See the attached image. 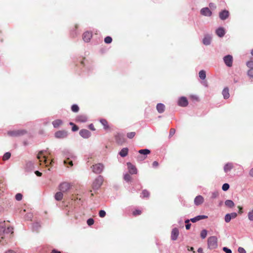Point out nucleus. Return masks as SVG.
<instances>
[{
	"label": "nucleus",
	"mask_w": 253,
	"mask_h": 253,
	"mask_svg": "<svg viewBox=\"0 0 253 253\" xmlns=\"http://www.w3.org/2000/svg\"><path fill=\"white\" fill-rule=\"evenodd\" d=\"M247 66L248 67H249L250 69L253 68V61L251 60L248 61L247 63Z\"/></svg>",
	"instance_id": "nucleus-47"
},
{
	"label": "nucleus",
	"mask_w": 253,
	"mask_h": 253,
	"mask_svg": "<svg viewBox=\"0 0 253 253\" xmlns=\"http://www.w3.org/2000/svg\"><path fill=\"white\" fill-rule=\"evenodd\" d=\"M139 153L140 154H143L144 155H148L150 153V151L148 149H141L138 151Z\"/></svg>",
	"instance_id": "nucleus-32"
},
{
	"label": "nucleus",
	"mask_w": 253,
	"mask_h": 253,
	"mask_svg": "<svg viewBox=\"0 0 253 253\" xmlns=\"http://www.w3.org/2000/svg\"><path fill=\"white\" fill-rule=\"evenodd\" d=\"M199 77L202 80L205 79V78L206 77V74L205 71H204V70H201L199 72Z\"/></svg>",
	"instance_id": "nucleus-31"
},
{
	"label": "nucleus",
	"mask_w": 253,
	"mask_h": 253,
	"mask_svg": "<svg viewBox=\"0 0 253 253\" xmlns=\"http://www.w3.org/2000/svg\"><path fill=\"white\" fill-rule=\"evenodd\" d=\"M223 250L226 253H232V251L230 249L226 248V247H224L223 248Z\"/></svg>",
	"instance_id": "nucleus-56"
},
{
	"label": "nucleus",
	"mask_w": 253,
	"mask_h": 253,
	"mask_svg": "<svg viewBox=\"0 0 253 253\" xmlns=\"http://www.w3.org/2000/svg\"><path fill=\"white\" fill-rule=\"evenodd\" d=\"M201 13L204 16H210L212 12L208 7H205L201 10Z\"/></svg>",
	"instance_id": "nucleus-16"
},
{
	"label": "nucleus",
	"mask_w": 253,
	"mask_h": 253,
	"mask_svg": "<svg viewBox=\"0 0 253 253\" xmlns=\"http://www.w3.org/2000/svg\"><path fill=\"white\" fill-rule=\"evenodd\" d=\"M35 173L38 176H41L42 175V173L38 170L36 171Z\"/></svg>",
	"instance_id": "nucleus-60"
},
{
	"label": "nucleus",
	"mask_w": 253,
	"mask_h": 253,
	"mask_svg": "<svg viewBox=\"0 0 253 253\" xmlns=\"http://www.w3.org/2000/svg\"><path fill=\"white\" fill-rule=\"evenodd\" d=\"M104 181L103 177L101 175L97 176L93 181L92 185V188L94 190H98L102 185Z\"/></svg>",
	"instance_id": "nucleus-2"
},
{
	"label": "nucleus",
	"mask_w": 253,
	"mask_h": 253,
	"mask_svg": "<svg viewBox=\"0 0 253 253\" xmlns=\"http://www.w3.org/2000/svg\"><path fill=\"white\" fill-rule=\"evenodd\" d=\"M71 188L70 184L68 182H63L59 186V189L62 192H66Z\"/></svg>",
	"instance_id": "nucleus-6"
},
{
	"label": "nucleus",
	"mask_w": 253,
	"mask_h": 253,
	"mask_svg": "<svg viewBox=\"0 0 253 253\" xmlns=\"http://www.w3.org/2000/svg\"><path fill=\"white\" fill-rule=\"evenodd\" d=\"M224 62L228 67H231L233 63V57L231 55H228L224 57Z\"/></svg>",
	"instance_id": "nucleus-8"
},
{
	"label": "nucleus",
	"mask_w": 253,
	"mask_h": 253,
	"mask_svg": "<svg viewBox=\"0 0 253 253\" xmlns=\"http://www.w3.org/2000/svg\"><path fill=\"white\" fill-rule=\"evenodd\" d=\"M229 11L226 10H222L221 12H220L219 13V18L222 20H225L226 19H227L229 17Z\"/></svg>",
	"instance_id": "nucleus-11"
},
{
	"label": "nucleus",
	"mask_w": 253,
	"mask_h": 253,
	"mask_svg": "<svg viewBox=\"0 0 253 253\" xmlns=\"http://www.w3.org/2000/svg\"><path fill=\"white\" fill-rule=\"evenodd\" d=\"M71 110L74 112H78L79 110V107L76 104H74L71 107Z\"/></svg>",
	"instance_id": "nucleus-34"
},
{
	"label": "nucleus",
	"mask_w": 253,
	"mask_h": 253,
	"mask_svg": "<svg viewBox=\"0 0 253 253\" xmlns=\"http://www.w3.org/2000/svg\"><path fill=\"white\" fill-rule=\"evenodd\" d=\"M13 228L10 226H6L5 221L0 223V243L4 245L7 240L10 238L13 234Z\"/></svg>",
	"instance_id": "nucleus-1"
},
{
	"label": "nucleus",
	"mask_w": 253,
	"mask_h": 253,
	"mask_svg": "<svg viewBox=\"0 0 253 253\" xmlns=\"http://www.w3.org/2000/svg\"><path fill=\"white\" fill-rule=\"evenodd\" d=\"M135 134H136L135 132L133 131V132H128L126 134V136H127V138H128L129 139H132L135 136Z\"/></svg>",
	"instance_id": "nucleus-35"
},
{
	"label": "nucleus",
	"mask_w": 253,
	"mask_h": 253,
	"mask_svg": "<svg viewBox=\"0 0 253 253\" xmlns=\"http://www.w3.org/2000/svg\"><path fill=\"white\" fill-rule=\"evenodd\" d=\"M179 235V231L177 228H175L172 229L171 233V239L172 240H176Z\"/></svg>",
	"instance_id": "nucleus-14"
},
{
	"label": "nucleus",
	"mask_w": 253,
	"mask_h": 253,
	"mask_svg": "<svg viewBox=\"0 0 253 253\" xmlns=\"http://www.w3.org/2000/svg\"><path fill=\"white\" fill-rule=\"evenodd\" d=\"M225 205L229 208H233L235 204L232 200H227L225 202Z\"/></svg>",
	"instance_id": "nucleus-30"
},
{
	"label": "nucleus",
	"mask_w": 253,
	"mask_h": 253,
	"mask_svg": "<svg viewBox=\"0 0 253 253\" xmlns=\"http://www.w3.org/2000/svg\"><path fill=\"white\" fill-rule=\"evenodd\" d=\"M204 201V198L202 196L199 195L196 196V198H195L194 204L197 206H199L203 204Z\"/></svg>",
	"instance_id": "nucleus-15"
},
{
	"label": "nucleus",
	"mask_w": 253,
	"mask_h": 253,
	"mask_svg": "<svg viewBox=\"0 0 253 253\" xmlns=\"http://www.w3.org/2000/svg\"><path fill=\"white\" fill-rule=\"evenodd\" d=\"M207 218H208V216H207V215H198L194 218H191L190 220L191 222L194 223V222H196L200 220L206 219Z\"/></svg>",
	"instance_id": "nucleus-17"
},
{
	"label": "nucleus",
	"mask_w": 253,
	"mask_h": 253,
	"mask_svg": "<svg viewBox=\"0 0 253 253\" xmlns=\"http://www.w3.org/2000/svg\"><path fill=\"white\" fill-rule=\"evenodd\" d=\"M52 125L55 128H57L63 124V122L61 120L57 119L52 122Z\"/></svg>",
	"instance_id": "nucleus-21"
},
{
	"label": "nucleus",
	"mask_w": 253,
	"mask_h": 253,
	"mask_svg": "<svg viewBox=\"0 0 253 253\" xmlns=\"http://www.w3.org/2000/svg\"><path fill=\"white\" fill-rule=\"evenodd\" d=\"M208 246L209 249L212 250L217 247V239L215 236L210 237L208 239Z\"/></svg>",
	"instance_id": "nucleus-3"
},
{
	"label": "nucleus",
	"mask_w": 253,
	"mask_h": 253,
	"mask_svg": "<svg viewBox=\"0 0 253 253\" xmlns=\"http://www.w3.org/2000/svg\"><path fill=\"white\" fill-rule=\"evenodd\" d=\"M11 156V154L9 152H6L3 156V160L5 161L8 160Z\"/></svg>",
	"instance_id": "nucleus-38"
},
{
	"label": "nucleus",
	"mask_w": 253,
	"mask_h": 253,
	"mask_svg": "<svg viewBox=\"0 0 253 253\" xmlns=\"http://www.w3.org/2000/svg\"><path fill=\"white\" fill-rule=\"evenodd\" d=\"M238 209H239V213L240 214H242L243 213V208L242 207H241V206H238Z\"/></svg>",
	"instance_id": "nucleus-61"
},
{
	"label": "nucleus",
	"mask_w": 253,
	"mask_h": 253,
	"mask_svg": "<svg viewBox=\"0 0 253 253\" xmlns=\"http://www.w3.org/2000/svg\"><path fill=\"white\" fill-rule=\"evenodd\" d=\"M248 218L251 221H253V209L248 214Z\"/></svg>",
	"instance_id": "nucleus-37"
},
{
	"label": "nucleus",
	"mask_w": 253,
	"mask_h": 253,
	"mask_svg": "<svg viewBox=\"0 0 253 253\" xmlns=\"http://www.w3.org/2000/svg\"><path fill=\"white\" fill-rule=\"evenodd\" d=\"M99 215L100 217H104L106 215V212L103 210H101L99 212Z\"/></svg>",
	"instance_id": "nucleus-48"
},
{
	"label": "nucleus",
	"mask_w": 253,
	"mask_h": 253,
	"mask_svg": "<svg viewBox=\"0 0 253 253\" xmlns=\"http://www.w3.org/2000/svg\"><path fill=\"white\" fill-rule=\"evenodd\" d=\"M92 33L85 32L83 34V39L85 42H88L92 38Z\"/></svg>",
	"instance_id": "nucleus-13"
},
{
	"label": "nucleus",
	"mask_w": 253,
	"mask_h": 253,
	"mask_svg": "<svg viewBox=\"0 0 253 253\" xmlns=\"http://www.w3.org/2000/svg\"><path fill=\"white\" fill-rule=\"evenodd\" d=\"M222 94L224 99H228L229 97V89L227 87L223 89Z\"/></svg>",
	"instance_id": "nucleus-27"
},
{
	"label": "nucleus",
	"mask_w": 253,
	"mask_h": 253,
	"mask_svg": "<svg viewBox=\"0 0 253 253\" xmlns=\"http://www.w3.org/2000/svg\"><path fill=\"white\" fill-rule=\"evenodd\" d=\"M22 197H23V196L20 193H17L15 195V199H16V200L19 201H21L22 200Z\"/></svg>",
	"instance_id": "nucleus-43"
},
{
	"label": "nucleus",
	"mask_w": 253,
	"mask_h": 253,
	"mask_svg": "<svg viewBox=\"0 0 253 253\" xmlns=\"http://www.w3.org/2000/svg\"><path fill=\"white\" fill-rule=\"evenodd\" d=\"M157 110L159 113H163L165 110V106L162 103H158L156 106Z\"/></svg>",
	"instance_id": "nucleus-19"
},
{
	"label": "nucleus",
	"mask_w": 253,
	"mask_h": 253,
	"mask_svg": "<svg viewBox=\"0 0 253 253\" xmlns=\"http://www.w3.org/2000/svg\"><path fill=\"white\" fill-rule=\"evenodd\" d=\"M238 251L239 253H246V250L242 247H239Z\"/></svg>",
	"instance_id": "nucleus-54"
},
{
	"label": "nucleus",
	"mask_w": 253,
	"mask_h": 253,
	"mask_svg": "<svg viewBox=\"0 0 253 253\" xmlns=\"http://www.w3.org/2000/svg\"><path fill=\"white\" fill-rule=\"evenodd\" d=\"M152 166L154 168H157L159 166V163L157 161H154L152 164Z\"/></svg>",
	"instance_id": "nucleus-58"
},
{
	"label": "nucleus",
	"mask_w": 253,
	"mask_h": 253,
	"mask_svg": "<svg viewBox=\"0 0 253 253\" xmlns=\"http://www.w3.org/2000/svg\"><path fill=\"white\" fill-rule=\"evenodd\" d=\"M5 253H16V252L13 250H9L7 251Z\"/></svg>",
	"instance_id": "nucleus-63"
},
{
	"label": "nucleus",
	"mask_w": 253,
	"mask_h": 253,
	"mask_svg": "<svg viewBox=\"0 0 253 253\" xmlns=\"http://www.w3.org/2000/svg\"><path fill=\"white\" fill-rule=\"evenodd\" d=\"M190 98L192 99L193 100H195L196 101H198L199 100V98L197 96L195 95H192L190 96Z\"/></svg>",
	"instance_id": "nucleus-51"
},
{
	"label": "nucleus",
	"mask_w": 253,
	"mask_h": 253,
	"mask_svg": "<svg viewBox=\"0 0 253 253\" xmlns=\"http://www.w3.org/2000/svg\"><path fill=\"white\" fill-rule=\"evenodd\" d=\"M64 163L65 165L68 164L70 166H72L73 165V162L70 161L69 159L64 160Z\"/></svg>",
	"instance_id": "nucleus-46"
},
{
	"label": "nucleus",
	"mask_w": 253,
	"mask_h": 253,
	"mask_svg": "<svg viewBox=\"0 0 253 253\" xmlns=\"http://www.w3.org/2000/svg\"><path fill=\"white\" fill-rule=\"evenodd\" d=\"M91 168L93 172L99 174L102 171L104 166L102 164L99 163L93 165Z\"/></svg>",
	"instance_id": "nucleus-5"
},
{
	"label": "nucleus",
	"mask_w": 253,
	"mask_h": 253,
	"mask_svg": "<svg viewBox=\"0 0 253 253\" xmlns=\"http://www.w3.org/2000/svg\"><path fill=\"white\" fill-rule=\"evenodd\" d=\"M216 34L219 37H222L225 35V31L223 28H219L216 30Z\"/></svg>",
	"instance_id": "nucleus-22"
},
{
	"label": "nucleus",
	"mask_w": 253,
	"mask_h": 253,
	"mask_svg": "<svg viewBox=\"0 0 253 253\" xmlns=\"http://www.w3.org/2000/svg\"><path fill=\"white\" fill-rule=\"evenodd\" d=\"M248 75L250 77H253V68L250 69V70H249Z\"/></svg>",
	"instance_id": "nucleus-52"
},
{
	"label": "nucleus",
	"mask_w": 253,
	"mask_h": 253,
	"mask_svg": "<svg viewBox=\"0 0 253 253\" xmlns=\"http://www.w3.org/2000/svg\"><path fill=\"white\" fill-rule=\"evenodd\" d=\"M128 150L127 148H124L121 150L119 154L123 157H126L128 154Z\"/></svg>",
	"instance_id": "nucleus-29"
},
{
	"label": "nucleus",
	"mask_w": 253,
	"mask_h": 253,
	"mask_svg": "<svg viewBox=\"0 0 253 253\" xmlns=\"http://www.w3.org/2000/svg\"><path fill=\"white\" fill-rule=\"evenodd\" d=\"M43 154V151H40L37 155V159L40 160V162H42L41 160L42 155Z\"/></svg>",
	"instance_id": "nucleus-53"
},
{
	"label": "nucleus",
	"mask_w": 253,
	"mask_h": 253,
	"mask_svg": "<svg viewBox=\"0 0 253 253\" xmlns=\"http://www.w3.org/2000/svg\"><path fill=\"white\" fill-rule=\"evenodd\" d=\"M150 195V192L148 190L145 189L142 191L141 197L143 198H148Z\"/></svg>",
	"instance_id": "nucleus-28"
},
{
	"label": "nucleus",
	"mask_w": 253,
	"mask_h": 253,
	"mask_svg": "<svg viewBox=\"0 0 253 253\" xmlns=\"http://www.w3.org/2000/svg\"><path fill=\"white\" fill-rule=\"evenodd\" d=\"M67 132L65 130H59L55 133V136L57 138H64L67 137Z\"/></svg>",
	"instance_id": "nucleus-7"
},
{
	"label": "nucleus",
	"mask_w": 253,
	"mask_h": 253,
	"mask_svg": "<svg viewBox=\"0 0 253 253\" xmlns=\"http://www.w3.org/2000/svg\"><path fill=\"white\" fill-rule=\"evenodd\" d=\"M100 123L103 126L105 129H109V126L107 121L105 119H102L100 120Z\"/></svg>",
	"instance_id": "nucleus-26"
},
{
	"label": "nucleus",
	"mask_w": 253,
	"mask_h": 253,
	"mask_svg": "<svg viewBox=\"0 0 253 253\" xmlns=\"http://www.w3.org/2000/svg\"><path fill=\"white\" fill-rule=\"evenodd\" d=\"M190 221V220L187 219L185 221V223H186L185 227L187 230H189L190 228L191 224L189 223Z\"/></svg>",
	"instance_id": "nucleus-45"
},
{
	"label": "nucleus",
	"mask_w": 253,
	"mask_h": 253,
	"mask_svg": "<svg viewBox=\"0 0 253 253\" xmlns=\"http://www.w3.org/2000/svg\"><path fill=\"white\" fill-rule=\"evenodd\" d=\"M229 215H230L231 219L235 218L237 216V214L236 212H232V213H229Z\"/></svg>",
	"instance_id": "nucleus-55"
},
{
	"label": "nucleus",
	"mask_w": 253,
	"mask_h": 253,
	"mask_svg": "<svg viewBox=\"0 0 253 253\" xmlns=\"http://www.w3.org/2000/svg\"><path fill=\"white\" fill-rule=\"evenodd\" d=\"M249 174L251 177H253V168L250 170Z\"/></svg>",
	"instance_id": "nucleus-62"
},
{
	"label": "nucleus",
	"mask_w": 253,
	"mask_h": 253,
	"mask_svg": "<svg viewBox=\"0 0 253 253\" xmlns=\"http://www.w3.org/2000/svg\"><path fill=\"white\" fill-rule=\"evenodd\" d=\"M207 235V231L206 229L202 230L200 236L202 239H205Z\"/></svg>",
	"instance_id": "nucleus-36"
},
{
	"label": "nucleus",
	"mask_w": 253,
	"mask_h": 253,
	"mask_svg": "<svg viewBox=\"0 0 253 253\" xmlns=\"http://www.w3.org/2000/svg\"><path fill=\"white\" fill-rule=\"evenodd\" d=\"M63 196V194L61 191L58 192L55 194L54 198L56 200L60 201L62 200Z\"/></svg>",
	"instance_id": "nucleus-25"
},
{
	"label": "nucleus",
	"mask_w": 253,
	"mask_h": 253,
	"mask_svg": "<svg viewBox=\"0 0 253 253\" xmlns=\"http://www.w3.org/2000/svg\"><path fill=\"white\" fill-rule=\"evenodd\" d=\"M175 132V130L174 128H171L169 130V136H172Z\"/></svg>",
	"instance_id": "nucleus-50"
},
{
	"label": "nucleus",
	"mask_w": 253,
	"mask_h": 253,
	"mask_svg": "<svg viewBox=\"0 0 253 253\" xmlns=\"http://www.w3.org/2000/svg\"><path fill=\"white\" fill-rule=\"evenodd\" d=\"M26 133V131L24 129L14 130L9 131L7 132V134L9 136L12 137H18L23 135Z\"/></svg>",
	"instance_id": "nucleus-4"
},
{
	"label": "nucleus",
	"mask_w": 253,
	"mask_h": 253,
	"mask_svg": "<svg viewBox=\"0 0 253 253\" xmlns=\"http://www.w3.org/2000/svg\"><path fill=\"white\" fill-rule=\"evenodd\" d=\"M89 128L90 129H91V130H93V131L95 130V128L94 126L92 124L89 125Z\"/></svg>",
	"instance_id": "nucleus-59"
},
{
	"label": "nucleus",
	"mask_w": 253,
	"mask_h": 253,
	"mask_svg": "<svg viewBox=\"0 0 253 253\" xmlns=\"http://www.w3.org/2000/svg\"><path fill=\"white\" fill-rule=\"evenodd\" d=\"M115 139L118 143H122L125 141L123 136L121 134H117L115 136Z\"/></svg>",
	"instance_id": "nucleus-23"
},
{
	"label": "nucleus",
	"mask_w": 253,
	"mask_h": 253,
	"mask_svg": "<svg viewBox=\"0 0 253 253\" xmlns=\"http://www.w3.org/2000/svg\"><path fill=\"white\" fill-rule=\"evenodd\" d=\"M141 213H142V211L139 210H135L132 212V214L134 216L139 215H140Z\"/></svg>",
	"instance_id": "nucleus-39"
},
{
	"label": "nucleus",
	"mask_w": 253,
	"mask_h": 253,
	"mask_svg": "<svg viewBox=\"0 0 253 253\" xmlns=\"http://www.w3.org/2000/svg\"><path fill=\"white\" fill-rule=\"evenodd\" d=\"M229 188V185L228 183H224L222 187L223 191H227Z\"/></svg>",
	"instance_id": "nucleus-42"
},
{
	"label": "nucleus",
	"mask_w": 253,
	"mask_h": 253,
	"mask_svg": "<svg viewBox=\"0 0 253 253\" xmlns=\"http://www.w3.org/2000/svg\"><path fill=\"white\" fill-rule=\"evenodd\" d=\"M51 253H61L60 252L56 250H53L52 251H51Z\"/></svg>",
	"instance_id": "nucleus-64"
},
{
	"label": "nucleus",
	"mask_w": 253,
	"mask_h": 253,
	"mask_svg": "<svg viewBox=\"0 0 253 253\" xmlns=\"http://www.w3.org/2000/svg\"><path fill=\"white\" fill-rule=\"evenodd\" d=\"M231 218L229 213L226 214L225 216V221L226 222L228 223L231 220Z\"/></svg>",
	"instance_id": "nucleus-44"
},
{
	"label": "nucleus",
	"mask_w": 253,
	"mask_h": 253,
	"mask_svg": "<svg viewBox=\"0 0 253 253\" xmlns=\"http://www.w3.org/2000/svg\"><path fill=\"white\" fill-rule=\"evenodd\" d=\"M124 179L126 181H129L131 179V176H130V175L129 174L126 173L124 176Z\"/></svg>",
	"instance_id": "nucleus-41"
},
{
	"label": "nucleus",
	"mask_w": 253,
	"mask_h": 253,
	"mask_svg": "<svg viewBox=\"0 0 253 253\" xmlns=\"http://www.w3.org/2000/svg\"><path fill=\"white\" fill-rule=\"evenodd\" d=\"M233 168V164L232 163H228L224 166V171L227 173Z\"/></svg>",
	"instance_id": "nucleus-18"
},
{
	"label": "nucleus",
	"mask_w": 253,
	"mask_h": 253,
	"mask_svg": "<svg viewBox=\"0 0 253 253\" xmlns=\"http://www.w3.org/2000/svg\"><path fill=\"white\" fill-rule=\"evenodd\" d=\"M87 224L89 225V226H91L94 223V220L92 218H89L87 220Z\"/></svg>",
	"instance_id": "nucleus-49"
},
{
	"label": "nucleus",
	"mask_w": 253,
	"mask_h": 253,
	"mask_svg": "<svg viewBox=\"0 0 253 253\" xmlns=\"http://www.w3.org/2000/svg\"><path fill=\"white\" fill-rule=\"evenodd\" d=\"M34 168V164L32 162H28L26 165V169H30Z\"/></svg>",
	"instance_id": "nucleus-33"
},
{
	"label": "nucleus",
	"mask_w": 253,
	"mask_h": 253,
	"mask_svg": "<svg viewBox=\"0 0 253 253\" xmlns=\"http://www.w3.org/2000/svg\"><path fill=\"white\" fill-rule=\"evenodd\" d=\"M211 37L210 36H206L203 40V43L205 45H209L211 41Z\"/></svg>",
	"instance_id": "nucleus-24"
},
{
	"label": "nucleus",
	"mask_w": 253,
	"mask_h": 253,
	"mask_svg": "<svg viewBox=\"0 0 253 253\" xmlns=\"http://www.w3.org/2000/svg\"><path fill=\"white\" fill-rule=\"evenodd\" d=\"M127 166L128 167L129 172L131 174H136L137 173V169L136 167L131 164L130 163H127Z\"/></svg>",
	"instance_id": "nucleus-12"
},
{
	"label": "nucleus",
	"mask_w": 253,
	"mask_h": 253,
	"mask_svg": "<svg viewBox=\"0 0 253 253\" xmlns=\"http://www.w3.org/2000/svg\"><path fill=\"white\" fill-rule=\"evenodd\" d=\"M87 118L84 115H79L76 118V121L81 123H84L87 121Z\"/></svg>",
	"instance_id": "nucleus-20"
},
{
	"label": "nucleus",
	"mask_w": 253,
	"mask_h": 253,
	"mask_svg": "<svg viewBox=\"0 0 253 253\" xmlns=\"http://www.w3.org/2000/svg\"><path fill=\"white\" fill-rule=\"evenodd\" d=\"M80 134L84 138H88L91 135L90 132L85 129H82L80 131Z\"/></svg>",
	"instance_id": "nucleus-9"
},
{
	"label": "nucleus",
	"mask_w": 253,
	"mask_h": 253,
	"mask_svg": "<svg viewBox=\"0 0 253 253\" xmlns=\"http://www.w3.org/2000/svg\"><path fill=\"white\" fill-rule=\"evenodd\" d=\"M178 104L181 107H186L188 104V102L187 98L185 97H180L178 101Z\"/></svg>",
	"instance_id": "nucleus-10"
},
{
	"label": "nucleus",
	"mask_w": 253,
	"mask_h": 253,
	"mask_svg": "<svg viewBox=\"0 0 253 253\" xmlns=\"http://www.w3.org/2000/svg\"><path fill=\"white\" fill-rule=\"evenodd\" d=\"M79 129V127L76 126V125H74V126H73L72 130L73 131H77Z\"/></svg>",
	"instance_id": "nucleus-57"
},
{
	"label": "nucleus",
	"mask_w": 253,
	"mask_h": 253,
	"mask_svg": "<svg viewBox=\"0 0 253 253\" xmlns=\"http://www.w3.org/2000/svg\"><path fill=\"white\" fill-rule=\"evenodd\" d=\"M112 41V39L111 37H106L104 39V42L106 43H110Z\"/></svg>",
	"instance_id": "nucleus-40"
}]
</instances>
